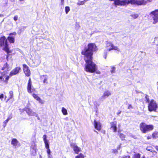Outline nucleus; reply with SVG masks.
<instances>
[{
    "instance_id": "nucleus-29",
    "label": "nucleus",
    "mask_w": 158,
    "mask_h": 158,
    "mask_svg": "<svg viewBox=\"0 0 158 158\" xmlns=\"http://www.w3.org/2000/svg\"><path fill=\"white\" fill-rule=\"evenodd\" d=\"M62 112L64 115H66L68 114V113L66 109L64 107L62 108Z\"/></svg>"
},
{
    "instance_id": "nucleus-12",
    "label": "nucleus",
    "mask_w": 158,
    "mask_h": 158,
    "mask_svg": "<svg viewBox=\"0 0 158 158\" xmlns=\"http://www.w3.org/2000/svg\"><path fill=\"white\" fill-rule=\"evenodd\" d=\"M70 146L72 148L75 153L78 154L79 152L81 151V149L80 148L74 143H71Z\"/></svg>"
},
{
    "instance_id": "nucleus-33",
    "label": "nucleus",
    "mask_w": 158,
    "mask_h": 158,
    "mask_svg": "<svg viewBox=\"0 0 158 158\" xmlns=\"http://www.w3.org/2000/svg\"><path fill=\"white\" fill-rule=\"evenodd\" d=\"M65 12L66 14H67L68 12L70 11V8L68 6H66L65 7Z\"/></svg>"
},
{
    "instance_id": "nucleus-5",
    "label": "nucleus",
    "mask_w": 158,
    "mask_h": 158,
    "mask_svg": "<svg viewBox=\"0 0 158 158\" xmlns=\"http://www.w3.org/2000/svg\"><path fill=\"white\" fill-rule=\"evenodd\" d=\"M149 15L153 20V24H155L158 22V10L156 9L151 12Z\"/></svg>"
},
{
    "instance_id": "nucleus-23",
    "label": "nucleus",
    "mask_w": 158,
    "mask_h": 158,
    "mask_svg": "<svg viewBox=\"0 0 158 158\" xmlns=\"http://www.w3.org/2000/svg\"><path fill=\"white\" fill-rule=\"evenodd\" d=\"M122 131V130H121L118 129V132L119 133L118 135L119 136V137L122 140H123L125 139V135L123 133H119L121 132Z\"/></svg>"
},
{
    "instance_id": "nucleus-52",
    "label": "nucleus",
    "mask_w": 158,
    "mask_h": 158,
    "mask_svg": "<svg viewBox=\"0 0 158 158\" xmlns=\"http://www.w3.org/2000/svg\"><path fill=\"white\" fill-rule=\"evenodd\" d=\"M100 72H97V73H97V74H100Z\"/></svg>"
},
{
    "instance_id": "nucleus-18",
    "label": "nucleus",
    "mask_w": 158,
    "mask_h": 158,
    "mask_svg": "<svg viewBox=\"0 0 158 158\" xmlns=\"http://www.w3.org/2000/svg\"><path fill=\"white\" fill-rule=\"evenodd\" d=\"M133 0H120V6H124L130 3H133Z\"/></svg>"
},
{
    "instance_id": "nucleus-28",
    "label": "nucleus",
    "mask_w": 158,
    "mask_h": 158,
    "mask_svg": "<svg viewBox=\"0 0 158 158\" xmlns=\"http://www.w3.org/2000/svg\"><path fill=\"white\" fill-rule=\"evenodd\" d=\"M110 1H114V4L115 5L120 6V0H109Z\"/></svg>"
},
{
    "instance_id": "nucleus-54",
    "label": "nucleus",
    "mask_w": 158,
    "mask_h": 158,
    "mask_svg": "<svg viewBox=\"0 0 158 158\" xmlns=\"http://www.w3.org/2000/svg\"><path fill=\"white\" fill-rule=\"evenodd\" d=\"M48 158H52V157H50H50H48Z\"/></svg>"
},
{
    "instance_id": "nucleus-35",
    "label": "nucleus",
    "mask_w": 158,
    "mask_h": 158,
    "mask_svg": "<svg viewBox=\"0 0 158 158\" xmlns=\"http://www.w3.org/2000/svg\"><path fill=\"white\" fill-rule=\"evenodd\" d=\"M140 155L139 153H136L134 155L133 158H140Z\"/></svg>"
},
{
    "instance_id": "nucleus-20",
    "label": "nucleus",
    "mask_w": 158,
    "mask_h": 158,
    "mask_svg": "<svg viewBox=\"0 0 158 158\" xmlns=\"http://www.w3.org/2000/svg\"><path fill=\"white\" fill-rule=\"evenodd\" d=\"M40 79L43 81V83L44 84H48V76L46 75H43L40 77Z\"/></svg>"
},
{
    "instance_id": "nucleus-19",
    "label": "nucleus",
    "mask_w": 158,
    "mask_h": 158,
    "mask_svg": "<svg viewBox=\"0 0 158 158\" xmlns=\"http://www.w3.org/2000/svg\"><path fill=\"white\" fill-rule=\"evenodd\" d=\"M133 3L138 5L145 4L146 1L144 0H133Z\"/></svg>"
},
{
    "instance_id": "nucleus-37",
    "label": "nucleus",
    "mask_w": 158,
    "mask_h": 158,
    "mask_svg": "<svg viewBox=\"0 0 158 158\" xmlns=\"http://www.w3.org/2000/svg\"><path fill=\"white\" fill-rule=\"evenodd\" d=\"M85 3L84 2V1H79L77 3V4L79 6L83 5Z\"/></svg>"
},
{
    "instance_id": "nucleus-45",
    "label": "nucleus",
    "mask_w": 158,
    "mask_h": 158,
    "mask_svg": "<svg viewBox=\"0 0 158 158\" xmlns=\"http://www.w3.org/2000/svg\"><path fill=\"white\" fill-rule=\"evenodd\" d=\"M16 34V33L15 32L10 33L9 34V35H15Z\"/></svg>"
},
{
    "instance_id": "nucleus-16",
    "label": "nucleus",
    "mask_w": 158,
    "mask_h": 158,
    "mask_svg": "<svg viewBox=\"0 0 158 158\" xmlns=\"http://www.w3.org/2000/svg\"><path fill=\"white\" fill-rule=\"evenodd\" d=\"M32 95L33 98L36 100L38 101L41 104H43L44 103V101L41 99L38 96V94H36L35 93H33L32 94Z\"/></svg>"
},
{
    "instance_id": "nucleus-42",
    "label": "nucleus",
    "mask_w": 158,
    "mask_h": 158,
    "mask_svg": "<svg viewBox=\"0 0 158 158\" xmlns=\"http://www.w3.org/2000/svg\"><path fill=\"white\" fill-rule=\"evenodd\" d=\"M121 158H130L129 156H122Z\"/></svg>"
},
{
    "instance_id": "nucleus-38",
    "label": "nucleus",
    "mask_w": 158,
    "mask_h": 158,
    "mask_svg": "<svg viewBox=\"0 0 158 158\" xmlns=\"http://www.w3.org/2000/svg\"><path fill=\"white\" fill-rule=\"evenodd\" d=\"M8 121L6 119L3 122V126L4 127H5L6 126V124L8 123Z\"/></svg>"
},
{
    "instance_id": "nucleus-31",
    "label": "nucleus",
    "mask_w": 158,
    "mask_h": 158,
    "mask_svg": "<svg viewBox=\"0 0 158 158\" xmlns=\"http://www.w3.org/2000/svg\"><path fill=\"white\" fill-rule=\"evenodd\" d=\"M145 102L146 103H149V102H150V101L149 100V96L147 95H146L145 97Z\"/></svg>"
},
{
    "instance_id": "nucleus-34",
    "label": "nucleus",
    "mask_w": 158,
    "mask_h": 158,
    "mask_svg": "<svg viewBox=\"0 0 158 158\" xmlns=\"http://www.w3.org/2000/svg\"><path fill=\"white\" fill-rule=\"evenodd\" d=\"M26 28V27L23 26L20 29H19V31H20L19 33H20L21 32L23 31Z\"/></svg>"
},
{
    "instance_id": "nucleus-41",
    "label": "nucleus",
    "mask_w": 158,
    "mask_h": 158,
    "mask_svg": "<svg viewBox=\"0 0 158 158\" xmlns=\"http://www.w3.org/2000/svg\"><path fill=\"white\" fill-rule=\"evenodd\" d=\"M35 151V153H36V146L35 145L32 148Z\"/></svg>"
},
{
    "instance_id": "nucleus-47",
    "label": "nucleus",
    "mask_w": 158,
    "mask_h": 158,
    "mask_svg": "<svg viewBox=\"0 0 158 158\" xmlns=\"http://www.w3.org/2000/svg\"><path fill=\"white\" fill-rule=\"evenodd\" d=\"M61 0V5H63L64 3V0Z\"/></svg>"
},
{
    "instance_id": "nucleus-55",
    "label": "nucleus",
    "mask_w": 158,
    "mask_h": 158,
    "mask_svg": "<svg viewBox=\"0 0 158 158\" xmlns=\"http://www.w3.org/2000/svg\"><path fill=\"white\" fill-rule=\"evenodd\" d=\"M1 15L0 14V17L1 16Z\"/></svg>"
},
{
    "instance_id": "nucleus-43",
    "label": "nucleus",
    "mask_w": 158,
    "mask_h": 158,
    "mask_svg": "<svg viewBox=\"0 0 158 158\" xmlns=\"http://www.w3.org/2000/svg\"><path fill=\"white\" fill-rule=\"evenodd\" d=\"M132 108H133V107L131 105L129 104L128 105V109H132Z\"/></svg>"
},
{
    "instance_id": "nucleus-49",
    "label": "nucleus",
    "mask_w": 158,
    "mask_h": 158,
    "mask_svg": "<svg viewBox=\"0 0 158 158\" xmlns=\"http://www.w3.org/2000/svg\"><path fill=\"white\" fill-rule=\"evenodd\" d=\"M121 112V111H118V113H117V114L118 115H119V114H120Z\"/></svg>"
},
{
    "instance_id": "nucleus-24",
    "label": "nucleus",
    "mask_w": 158,
    "mask_h": 158,
    "mask_svg": "<svg viewBox=\"0 0 158 158\" xmlns=\"http://www.w3.org/2000/svg\"><path fill=\"white\" fill-rule=\"evenodd\" d=\"M153 43L157 46L156 50V54H158V36L157 37H156L154 38Z\"/></svg>"
},
{
    "instance_id": "nucleus-8",
    "label": "nucleus",
    "mask_w": 158,
    "mask_h": 158,
    "mask_svg": "<svg viewBox=\"0 0 158 158\" xmlns=\"http://www.w3.org/2000/svg\"><path fill=\"white\" fill-rule=\"evenodd\" d=\"M23 73L26 76L29 77L31 75V71L28 66L27 64H23Z\"/></svg>"
},
{
    "instance_id": "nucleus-2",
    "label": "nucleus",
    "mask_w": 158,
    "mask_h": 158,
    "mask_svg": "<svg viewBox=\"0 0 158 158\" xmlns=\"http://www.w3.org/2000/svg\"><path fill=\"white\" fill-rule=\"evenodd\" d=\"M0 46L4 47L2 50L7 53L6 59H8L9 55L12 52V51L10 50L7 39L5 36H3L0 38Z\"/></svg>"
},
{
    "instance_id": "nucleus-10",
    "label": "nucleus",
    "mask_w": 158,
    "mask_h": 158,
    "mask_svg": "<svg viewBox=\"0 0 158 158\" xmlns=\"http://www.w3.org/2000/svg\"><path fill=\"white\" fill-rule=\"evenodd\" d=\"M21 70V68L19 66L15 67L10 71L9 76L11 77L18 74L20 72Z\"/></svg>"
},
{
    "instance_id": "nucleus-22",
    "label": "nucleus",
    "mask_w": 158,
    "mask_h": 158,
    "mask_svg": "<svg viewBox=\"0 0 158 158\" xmlns=\"http://www.w3.org/2000/svg\"><path fill=\"white\" fill-rule=\"evenodd\" d=\"M19 143V141L16 139L13 138L12 139L11 144L13 146L16 147Z\"/></svg>"
},
{
    "instance_id": "nucleus-40",
    "label": "nucleus",
    "mask_w": 158,
    "mask_h": 158,
    "mask_svg": "<svg viewBox=\"0 0 158 158\" xmlns=\"http://www.w3.org/2000/svg\"><path fill=\"white\" fill-rule=\"evenodd\" d=\"M4 98V94H2L0 95V99L1 100H2L3 98Z\"/></svg>"
},
{
    "instance_id": "nucleus-25",
    "label": "nucleus",
    "mask_w": 158,
    "mask_h": 158,
    "mask_svg": "<svg viewBox=\"0 0 158 158\" xmlns=\"http://www.w3.org/2000/svg\"><path fill=\"white\" fill-rule=\"evenodd\" d=\"M7 39L10 43L13 44L15 43V38L13 37L10 36H8Z\"/></svg>"
},
{
    "instance_id": "nucleus-3",
    "label": "nucleus",
    "mask_w": 158,
    "mask_h": 158,
    "mask_svg": "<svg viewBox=\"0 0 158 158\" xmlns=\"http://www.w3.org/2000/svg\"><path fill=\"white\" fill-rule=\"evenodd\" d=\"M139 128L141 132L145 134L152 131L154 129V127L152 124H148L144 122H141L139 124Z\"/></svg>"
},
{
    "instance_id": "nucleus-15",
    "label": "nucleus",
    "mask_w": 158,
    "mask_h": 158,
    "mask_svg": "<svg viewBox=\"0 0 158 158\" xmlns=\"http://www.w3.org/2000/svg\"><path fill=\"white\" fill-rule=\"evenodd\" d=\"M94 128L99 131L101 130L102 128L101 123L99 122H97L95 120L94 121Z\"/></svg>"
},
{
    "instance_id": "nucleus-11",
    "label": "nucleus",
    "mask_w": 158,
    "mask_h": 158,
    "mask_svg": "<svg viewBox=\"0 0 158 158\" xmlns=\"http://www.w3.org/2000/svg\"><path fill=\"white\" fill-rule=\"evenodd\" d=\"M110 129L114 132L115 133L117 132V122L116 121L111 122L110 123Z\"/></svg>"
},
{
    "instance_id": "nucleus-17",
    "label": "nucleus",
    "mask_w": 158,
    "mask_h": 158,
    "mask_svg": "<svg viewBox=\"0 0 158 158\" xmlns=\"http://www.w3.org/2000/svg\"><path fill=\"white\" fill-rule=\"evenodd\" d=\"M10 94L9 98L6 101V102H10V103H12L14 101V99L13 98V93L12 91H10L9 92Z\"/></svg>"
},
{
    "instance_id": "nucleus-57",
    "label": "nucleus",
    "mask_w": 158,
    "mask_h": 158,
    "mask_svg": "<svg viewBox=\"0 0 158 158\" xmlns=\"http://www.w3.org/2000/svg\"><path fill=\"white\" fill-rule=\"evenodd\" d=\"M157 89H158V87H157Z\"/></svg>"
},
{
    "instance_id": "nucleus-48",
    "label": "nucleus",
    "mask_w": 158,
    "mask_h": 158,
    "mask_svg": "<svg viewBox=\"0 0 158 158\" xmlns=\"http://www.w3.org/2000/svg\"><path fill=\"white\" fill-rule=\"evenodd\" d=\"M106 56H107L106 53L104 55V58L105 59H106Z\"/></svg>"
},
{
    "instance_id": "nucleus-26",
    "label": "nucleus",
    "mask_w": 158,
    "mask_h": 158,
    "mask_svg": "<svg viewBox=\"0 0 158 158\" xmlns=\"http://www.w3.org/2000/svg\"><path fill=\"white\" fill-rule=\"evenodd\" d=\"M9 69V65L8 64L7 62H6L3 65V67L1 69V70H4L5 69L8 70Z\"/></svg>"
},
{
    "instance_id": "nucleus-51",
    "label": "nucleus",
    "mask_w": 158,
    "mask_h": 158,
    "mask_svg": "<svg viewBox=\"0 0 158 158\" xmlns=\"http://www.w3.org/2000/svg\"><path fill=\"white\" fill-rule=\"evenodd\" d=\"M88 0H83V1H84V3H85V2H86V1H88Z\"/></svg>"
},
{
    "instance_id": "nucleus-30",
    "label": "nucleus",
    "mask_w": 158,
    "mask_h": 158,
    "mask_svg": "<svg viewBox=\"0 0 158 158\" xmlns=\"http://www.w3.org/2000/svg\"><path fill=\"white\" fill-rule=\"evenodd\" d=\"M84 155L82 153H80L78 155L75 156V158H84Z\"/></svg>"
},
{
    "instance_id": "nucleus-56",
    "label": "nucleus",
    "mask_w": 158,
    "mask_h": 158,
    "mask_svg": "<svg viewBox=\"0 0 158 158\" xmlns=\"http://www.w3.org/2000/svg\"><path fill=\"white\" fill-rule=\"evenodd\" d=\"M6 98V96H5V98Z\"/></svg>"
},
{
    "instance_id": "nucleus-7",
    "label": "nucleus",
    "mask_w": 158,
    "mask_h": 158,
    "mask_svg": "<svg viewBox=\"0 0 158 158\" xmlns=\"http://www.w3.org/2000/svg\"><path fill=\"white\" fill-rule=\"evenodd\" d=\"M32 81L31 78L30 77L29 79L27 86V91L29 94H31L33 92H35V89L34 88H32Z\"/></svg>"
},
{
    "instance_id": "nucleus-53",
    "label": "nucleus",
    "mask_w": 158,
    "mask_h": 158,
    "mask_svg": "<svg viewBox=\"0 0 158 158\" xmlns=\"http://www.w3.org/2000/svg\"><path fill=\"white\" fill-rule=\"evenodd\" d=\"M120 125V124H118V128H119V127Z\"/></svg>"
},
{
    "instance_id": "nucleus-32",
    "label": "nucleus",
    "mask_w": 158,
    "mask_h": 158,
    "mask_svg": "<svg viewBox=\"0 0 158 158\" xmlns=\"http://www.w3.org/2000/svg\"><path fill=\"white\" fill-rule=\"evenodd\" d=\"M130 16L134 19H136L139 16L138 14H134L130 15Z\"/></svg>"
},
{
    "instance_id": "nucleus-6",
    "label": "nucleus",
    "mask_w": 158,
    "mask_h": 158,
    "mask_svg": "<svg viewBox=\"0 0 158 158\" xmlns=\"http://www.w3.org/2000/svg\"><path fill=\"white\" fill-rule=\"evenodd\" d=\"M43 138L45 144V148L47 149V152L48 154V157H50L51 152L50 149L48 141L47 139V135H44L43 136Z\"/></svg>"
},
{
    "instance_id": "nucleus-36",
    "label": "nucleus",
    "mask_w": 158,
    "mask_h": 158,
    "mask_svg": "<svg viewBox=\"0 0 158 158\" xmlns=\"http://www.w3.org/2000/svg\"><path fill=\"white\" fill-rule=\"evenodd\" d=\"M115 68L114 66H112L111 67V70H110V72L112 73H114L115 72Z\"/></svg>"
},
{
    "instance_id": "nucleus-1",
    "label": "nucleus",
    "mask_w": 158,
    "mask_h": 158,
    "mask_svg": "<svg viewBox=\"0 0 158 158\" xmlns=\"http://www.w3.org/2000/svg\"><path fill=\"white\" fill-rule=\"evenodd\" d=\"M98 50L97 47L94 43L88 44L87 47H85L81 52L82 55L84 56V59L85 62L84 70L86 72L94 73L97 70L96 64L93 61V52Z\"/></svg>"
},
{
    "instance_id": "nucleus-44",
    "label": "nucleus",
    "mask_w": 158,
    "mask_h": 158,
    "mask_svg": "<svg viewBox=\"0 0 158 158\" xmlns=\"http://www.w3.org/2000/svg\"><path fill=\"white\" fill-rule=\"evenodd\" d=\"M152 136L151 135L148 136L147 137V139L148 140H149V139H152Z\"/></svg>"
},
{
    "instance_id": "nucleus-9",
    "label": "nucleus",
    "mask_w": 158,
    "mask_h": 158,
    "mask_svg": "<svg viewBox=\"0 0 158 158\" xmlns=\"http://www.w3.org/2000/svg\"><path fill=\"white\" fill-rule=\"evenodd\" d=\"M3 73H2V75L0 76V82L7 84L10 76H6V74L4 73L3 74Z\"/></svg>"
},
{
    "instance_id": "nucleus-39",
    "label": "nucleus",
    "mask_w": 158,
    "mask_h": 158,
    "mask_svg": "<svg viewBox=\"0 0 158 158\" xmlns=\"http://www.w3.org/2000/svg\"><path fill=\"white\" fill-rule=\"evenodd\" d=\"M14 20L15 21H16L18 19V16L17 15H15L13 18Z\"/></svg>"
},
{
    "instance_id": "nucleus-13",
    "label": "nucleus",
    "mask_w": 158,
    "mask_h": 158,
    "mask_svg": "<svg viewBox=\"0 0 158 158\" xmlns=\"http://www.w3.org/2000/svg\"><path fill=\"white\" fill-rule=\"evenodd\" d=\"M23 111H25L29 116H34L35 114V113L33 112L32 110L28 107H25L23 109Z\"/></svg>"
},
{
    "instance_id": "nucleus-46",
    "label": "nucleus",
    "mask_w": 158,
    "mask_h": 158,
    "mask_svg": "<svg viewBox=\"0 0 158 158\" xmlns=\"http://www.w3.org/2000/svg\"><path fill=\"white\" fill-rule=\"evenodd\" d=\"M12 118V116H10L8 117L6 120H7L8 121H9L10 119Z\"/></svg>"
},
{
    "instance_id": "nucleus-21",
    "label": "nucleus",
    "mask_w": 158,
    "mask_h": 158,
    "mask_svg": "<svg viewBox=\"0 0 158 158\" xmlns=\"http://www.w3.org/2000/svg\"><path fill=\"white\" fill-rule=\"evenodd\" d=\"M111 95V93L109 91L106 90L103 93V95L101 97V98H102L105 99Z\"/></svg>"
},
{
    "instance_id": "nucleus-14",
    "label": "nucleus",
    "mask_w": 158,
    "mask_h": 158,
    "mask_svg": "<svg viewBox=\"0 0 158 158\" xmlns=\"http://www.w3.org/2000/svg\"><path fill=\"white\" fill-rule=\"evenodd\" d=\"M106 47L109 48L108 50L110 51L111 50H118V48L117 46H115L113 44L110 42H109L106 44Z\"/></svg>"
},
{
    "instance_id": "nucleus-4",
    "label": "nucleus",
    "mask_w": 158,
    "mask_h": 158,
    "mask_svg": "<svg viewBox=\"0 0 158 158\" xmlns=\"http://www.w3.org/2000/svg\"><path fill=\"white\" fill-rule=\"evenodd\" d=\"M148 110L150 112L156 111L158 108V104L154 99H151L148 105Z\"/></svg>"
},
{
    "instance_id": "nucleus-50",
    "label": "nucleus",
    "mask_w": 158,
    "mask_h": 158,
    "mask_svg": "<svg viewBox=\"0 0 158 158\" xmlns=\"http://www.w3.org/2000/svg\"><path fill=\"white\" fill-rule=\"evenodd\" d=\"M155 148L156 149V150L158 152V146H156L155 147Z\"/></svg>"
},
{
    "instance_id": "nucleus-27",
    "label": "nucleus",
    "mask_w": 158,
    "mask_h": 158,
    "mask_svg": "<svg viewBox=\"0 0 158 158\" xmlns=\"http://www.w3.org/2000/svg\"><path fill=\"white\" fill-rule=\"evenodd\" d=\"M152 137L153 139H156L158 138V132L155 131L152 134Z\"/></svg>"
}]
</instances>
